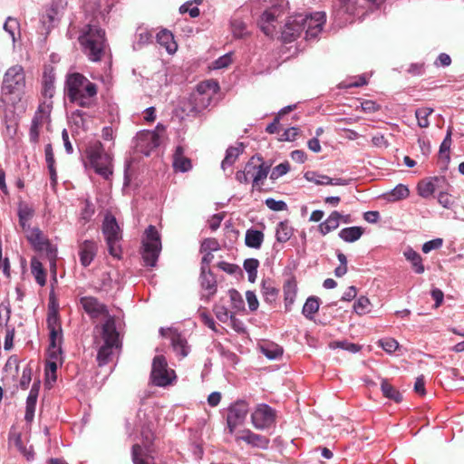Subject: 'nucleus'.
<instances>
[{
	"instance_id": "obj_1",
	"label": "nucleus",
	"mask_w": 464,
	"mask_h": 464,
	"mask_svg": "<svg viewBox=\"0 0 464 464\" xmlns=\"http://www.w3.org/2000/svg\"><path fill=\"white\" fill-rule=\"evenodd\" d=\"M65 90L69 101L82 108H90L94 105L98 92L97 85L79 72L67 75Z\"/></svg>"
},
{
	"instance_id": "obj_2",
	"label": "nucleus",
	"mask_w": 464,
	"mask_h": 464,
	"mask_svg": "<svg viewBox=\"0 0 464 464\" xmlns=\"http://www.w3.org/2000/svg\"><path fill=\"white\" fill-rule=\"evenodd\" d=\"M83 53L92 62L102 59L106 48L105 32L93 21L85 24L78 37Z\"/></svg>"
},
{
	"instance_id": "obj_3",
	"label": "nucleus",
	"mask_w": 464,
	"mask_h": 464,
	"mask_svg": "<svg viewBox=\"0 0 464 464\" xmlns=\"http://www.w3.org/2000/svg\"><path fill=\"white\" fill-rule=\"evenodd\" d=\"M26 84L25 72L20 64L11 66L4 74L1 92L4 101L13 104L21 101Z\"/></svg>"
},
{
	"instance_id": "obj_4",
	"label": "nucleus",
	"mask_w": 464,
	"mask_h": 464,
	"mask_svg": "<svg viewBox=\"0 0 464 464\" xmlns=\"http://www.w3.org/2000/svg\"><path fill=\"white\" fill-rule=\"evenodd\" d=\"M161 250L160 237L152 225L145 230V238L142 240L141 256L145 266H155Z\"/></svg>"
},
{
	"instance_id": "obj_5",
	"label": "nucleus",
	"mask_w": 464,
	"mask_h": 464,
	"mask_svg": "<svg viewBox=\"0 0 464 464\" xmlns=\"http://www.w3.org/2000/svg\"><path fill=\"white\" fill-rule=\"evenodd\" d=\"M87 156L95 172L108 179L112 174L111 159L103 150L100 141L95 142L87 149Z\"/></svg>"
},
{
	"instance_id": "obj_6",
	"label": "nucleus",
	"mask_w": 464,
	"mask_h": 464,
	"mask_svg": "<svg viewBox=\"0 0 464 464\" xmlns=\"http://www.w3.org/2000/svg\"><path fill=\"white\" fill-rule=\"evenodd\" d=\"M102 233L105 236L110 255L121 257V249L118 242L121 239L120 227L112 215H106L102 224Z\"/></svg>"
},
{
	"instance_id": "obj_7",
	"label": "nucleus",
	"mask_w": 464,
	"mask_h": 464,
	"mask_svg": "<svg viewBox=\"0 0 464 464\" xmlns=\"http://www.w3.org/2000/svg\"><path fill=\"white\" fill-rule=\"evenodd\" d=\"M150 378L154 385L166 387L172 384L176 379L175 372L169 369L166 358L157 355L153 358Z\"/></svg>"
},
{
	"instance_id": "obj_8",
	"label": "nucleus",
	"mask_w": 464,
	"mask_h": 464,
	"mask_svg": "<svg viewBox=\"0 0 464 464\" xmlns=\"http://www.w3.org/2000/svg\"><path fill=\"white\" fill-rule=\"evenodd\" d=\"M287 8L288 2H280L263 12L258 24L266 35L272 36L274 34L276 30L275 23L285 13Z\"/></svg>"
},
{
	"instance_id": "obj_9",
	"label": "nucleus",
	"mask_w": 464,
	"mask_h": 464,
	"mask_svg": "<svg viewBox=\"0 0 464 464\" xmlns=\"http://www.w3.org/2000/svg\"><path fill=\"white\" fill-rule=\"evenodd\" d=\"M218 90V84L214 81H206L198 83L196 92L191 95V100L195 104L192 111L198 112L207 108L211 102L213 94Z\"/></svg>"
},
{
	"instance_id": "obj_10",
	"label": "nucleus",
	"mask_w": 464,
	"mask_h": 464,
	"mask_svg": "<svg viewBox=\"0 0 464 464\" xmlns=\"http://www.w3.org/2000/svg\"><path fill=\"white\" fill-rule=\"evenodd\" d=\"M25 237L36 251H44L51 262H55L56 249L38 227H28L24 230Z\"/></svg>"
},
{
	"instance_id": "obj_11",
	"label": "nucleus",
	"mask_w": 464,
	"mask_h": 464,
	"mask_svg": "<svg viewBox=\"0 0 464 464\" xmlns=\"http://www.w3.org/2000/svg\"><path fill=\"white\" fill-rule=\"evenodd\" d=\"M305 27V16L296 14L287 18L283 30L282 39L285 43H291L298 38Z\"/></svg>"
},
{
	"instance_id": "obj_12",
	"label": "nucleus",
	"mask_w": 464,
	"mask_h": 464,
	"mask_svg": "<svg viewBox=\"0 0 464 464\" xmlns=\"http://www.w3.org/2000/svg\"><path fill=\"white\" fill-rule=\"evenodd\" d=\"M276 412L266 404H260L251 414V420L254 427L257 430L270 428L276 421Z\"/></svg>"
},
{
	"instance_id": "obj_13",
	"label": "nucleus",
	"mask_w": 464,
	"mask_h": 464,
	"mask_svg": "<svg viewBox=\"0 0 464 464\" xmlns=\"http://www.w3.org/2000/svg\"><path fill=\"white\" fill-rule=\"evenodd\" d=\"M248 413V405L244 401H238L228 408L227 423L229 433H233L236 428L241 425Z\"/></svg>"
},
{
	"instance_id": "obj_14",
	"label": "nucleus",
	"mask_w": 464,
	"mask_h": 464,
	"mask_svg": "<svg viewBox=\"0 0 464 464\" xmlns=\"http://www.w3.org/2000/svg\"><path fill=\"white\" fill-rule=\"evenodd\" d=\"M160 144V136L157 131L141 130L136 136V148L142 154L149 156L152 150Z\"/></svg>"
},
{
	"instance_id": "obj_15",
	"label": "nucleus",
	"mask_w": 464,
	"mask_h": 464,
	"mask_svg": "<svg viewBox=\"0 0 464 464\" xmlns=\"http://www.w3.org/2000/svg\"><path fill=\"white\" fill-rule=\"evenodd\" d=\"M305 16V38H315L323 30L326 21V15L324 12H315L310 14H304Z\"/></svg>"
},
{
	"instance_id": "obj_16",
	"label": "nucleus",
	"mask_w": 464,
	"mask_h": 464,
	"mask_svg": "<svg viewBox=\"0 0 464 464\" xmlns=\"http://www.w3.org/2000/svg\"><path fill=\"white\" fill-rule=\"evenodd\" d=\"M80 304L85 313L92 319L99 318L100 316L107 318L111 315L106 304L101 303L94 296H83L80 299Z\"/></svg>"
},
{
	"instance_id": "obj_17",
	"label": "nucleus",
	"mask_w": 464,
	"mask_h": 464,
	"mask_svg": "<svg viewBox=\"0 0 464 464\" xmlns=\"http://www.w3.org/2000/svg\"><path fill=\"white\" fill-rule=\"evenodd\" d=\"M102 338L103 340V343L115 345L116 348L121 347L120 334L116 329V320L114 316H108L102 324Z\"/></svg>"
},
{
	"instance_id": "obj_18",
	"label": "nucleus",
	"mask_w": 464,
	"mask_h": 464,
	"mask_svg": "<svg viewBox=\"0 0 464 464\" xmlns=\"http://www.w3.org/2000/svg\"><path fill=\"white\" fill-rule=\"evenodd\" d=\"M236 440H242L252 447L262 450H266L270 442L267 437L254 433L250 430H243L239 431L236 435Z\"/></svg>"
},
{
	"instance_id": "obj_19",
	"label": "nucleus",
	"mask_w": 464,
	"mask_h": 464,
	"mask_svg": "<svg viewBox=\"0 0 464 464\" xmlns=\"http://www.w3.org/2000/svg\"><path fill=\"white\" fill-rule=\"evenodd\" d=\"M98 253V243L94 240H84L78 245L81 265L89 266Z\"/></svg>"
},
{
	"instance_id": "obj_20",
	"label": "nucleus",
	"mask_w": 464,
	"mask_h": 464,
	"mask_svg": "<svg viewBox=\"0 0 464 464\" xmlns=\"http://www.w3.org/2000/svg\"><path fill=\"white\" fill-rule=\"evenodd\" d=\"M285 309L291 311L297 295V281L294 275L289 274L283 284Z\"/></svg>"
},
{
	"instance_id": "obj_21",
	"label": "nucleus",
	"mask_w": 464,
	"mask_h": 464,
	"mask_svg": "<svg viewBox=\"0 0 464 464\" xmlns=\"http://www.w3.org/2000/svg\"><path fill=\"white\" fill-rule=\"evenodd\" d=\"M270 166L266 165L261 158L260 161L255 163V174L252 176V190L262 191V185L269 173Z\"/></svg>"
},
{
	"instance_id": "obj_22",
	"label": "nucleus",
	"mask_w": 464,
	"mask_h": 464,
	"mask_svg": "<svg viewBox=\"0 0 464 464\" xmlns=\"http://www.w3.org/2000/svg\"><path fill=\"white\" fill-rule=\"evenodd\" d=\"M39 390L40 382H34L26 399L24 420L27 422H31L34 420Z\"/></svg>"
},
{
	"instance_id": "obj_23",
	"label": "nucleus",
	"mask_w": 464,
	"mask_h": 464,
	"mask_svg": "<svg viewBox=\"0 0 464 464\" xmlns=\"http://www.w3.org/2000/svg\"><path fill=\"white\" fill-rule=\"evenodd\" d=\"M304 178L317 185H334V186H345L348 181L343 179H332L326 175H320L314 171H307Z\"/></svg>"
},
{
	"instance_id": "obj_24",
	"label": "nucleus",
	"mask_w": 464,
	"mask_h": 464,
	"mask_svg": "<svg viewBox=\"0 0 464 464\" xmlns=\"http://www.w3.org/2000/svg\"><path fill=\"white\" fill-rule=\"evenodd\" d=\"M173 168L176 170L186 172L191 169V160L185 156V150L182 146H177L173 154Z\"/></svg>"
},
{
	"instance_id": "obj_25",
	"label": "nucleus",
	"mask_w": 464,
	"mask_h": 464,
	"mask_svg": "<svg viewBox=\"0 0 464 464\" xmlns=\"http://www.w3.org/2000/svg\"><path fill=\"white\" fill-rule=\"evenodd\" d=\"M50 344L48 348V354L50 359L58 360L62 354V332H50L49 334Z\"/></svg>"
},
{
	"instance_id": "obj_26",
	"label": "nucleus",
	"mask_w": 464,
	"mask_h": 464,
	"mask_svg": "<svg viewBox=\"0 0 464 464\" xmlns=\"http://www.w3.org/2000/svg\"><path fill=\"white\" fill-rule=\"evenodd\" d=\"M157 42L170 54L177 51L178 44L174 41V36L172 33L167 29H163L157 34Z\"/></svg>"
},
{
	"instance_id": "obj_27",
	"label": "nucleus",
	"mask_w": 464,
	"mask_h": 464,
	"mask_svg": "<svg viewBox=\"0 0 464 464\" xmlns=\"http://www.w3.org/2000/svg\"><path fill=\"white\" fill-rule=\"evenodd\" d=\"M200 285L203 289L208 291V295H213L217 292V280L215 276L206 266H201Z\"/></svg>"
},
{
	"instance_id": "obj_28",
	"label": "nucleus",
	"mask_w": 464,
	"mask_h": 464,
	"mask_svg": "<svg viewBox=\"0 0 464 464\" xmlns=\"http://www.w3.org/2000/svg\"><path fill=\"white\" fill-rule=\"evenodd\" d=\"M343 216L338 211H333L330 216L319 225V230L323 235L336 229L339 227Z\"/></svg>"
},
{
	"instance_id": "obj_29",
	"label": "nucleus",
	"mask_w": 464,
	"mask_h": 464,
	"mask_svg": "<svg viewBox=\"0 0 464 464\" xmlns=\"http://www.w3.org/2000/svg\"><path fill=\"white\" fill-rule=\"evenodd\" d=\"M261 293L265 302L274 304L278 298L279 290L271 280H263Z\"/></svg>"
},
{
	"instance_id": "obj_30",
	"label": "nucleus",
	"mask_w": 464,
	"mask_h": 464,
	"mask_svg": "<svg viewBox=\"0 0 464 464\" xmlns=\"http://www.w3.org/2000/svg\"><path fill=\"white\" fill-rule=\"evenodd\" d=\"M171 344L177 354L182 358L186 357L189 353V346L187 340L180 334L173 333L171 334Z\"/></svg>"
},
{
	"instance_id": "obj_31",
	"label": "nucleus",
	"mask_w": 464,
	"mask_h": 464,
	"mask_svg": "<svg viewBox=\"0 0 464 464\" xmlns=\"http://www.w3.org/2000/svg\"><path fill=\"white\" fill-rule=\"evenodd\" d=\"M264 241V233L260 230L248 229L246 232L245 243L248 247L258 249Z\"/></svg>"
},
{
	"instance_id": "obj_32",
	"label": "nucleus",
	"mask_w": 464,
	"mask_h": 464,
	"mask_svg": "<svg viewBox=\"0 0 464 464\" xmlns=\"http://www.w3.org/2000/svg\"><path fill=\"white\" fill-rule=\"evenodd\" d=\"M31 272L35 278V281L44 286L46 284V272L43 266V264L36 258L31 259Z\"/></svg>"
},
{
	"instance_id": "obj_33",
	"label": "nucleus",
	"mask_w": 464,
	"mask_h": 464,
	"mask_svg": "<svg viewBox=\"0 0 464 464\" xmlns=\"http://www.w3.org/2000/svg\"><path fill=\"white\" fill-rule=\"evenodd\" d=\"M404 256L408 261L411 263V266L415 273L422 274L425 271L424 266L422 264V258L419 253L414 251L411 248H409L404 252Z\"/></svg>"
},
{
	"instance_id": "obj_34",
	"label": "nucleus",
	"mask_w": 464,
	"mask_h": 464,
	"mask_svg": "<svg viewBox=\"0 0 464 464\" xmlns=\"http://www.w3.org/2000/svg\"><path fill=\"white\" fill-rule=\"evenodd\" d=\"M244 148L242 144L237 147H229L227 150L225 159L221 163V167L223 169H226L228 167H231L238 159L239 155L243 153Z\"/></svg>"
},
{
	"instance_id": "obj_35",
	"label": "nucleus",
	"mask_w": 464,
	"mask_h": 464,
	"mask_svg": "<svg viewBox=\"0 0 464 464\" xmlns=\"http://www.w3.org/2000/svg\"><path fill=\"white\" fill-rule=\"evenodd\" d=\"M363 234V228L361 227H350L343 228L339 232V237L345 242H354Z\"/></svg>"
},
{
	"instance_id": "obj_36",
	"label": "nucleus",
	"mask_w": 464,
	"mask_h": 464,
	"mask_svg": "<svg viewBox=\"0 0 464 464\" xmlns=\"http://www.w3.org/2000/svg\"><path fill=\"white\" fill-rule=\"evenodd\" d=\"M381 390L385 398L392 400L397 403L402 401L401 393L395 387H393L387 380L382 381Z\"/></svg>"
},
{
	"instance_id": "obj_37",
	"label": "nucleus",
	"mask_w": 464,
	"mask_h": 464,
	"mask_svg": "<svg viewBox=\"0 0 464 464\" xmlns=\"http://www.w3.org/2000/svg\"><path fill=\"white\" fill-rule=\"evenodd\" d=\"M319 298L316 296H310L307 298L306 302L303 306L302 314L305 316V318L313 320L314 315L319 310Z\"/></svg>"
},
{
	"instance_id": "obj_38",
	"label": "nucleus",
	"mask_w": 464,
	"mask_h": 464,
	"mask_svg": "<svg viewBox=\"0 0 464 464\" xmlns=\"http://www.w3.org/2000/svg\"><path fill=\"white\" fill-rule=\"evenodd\" d=\"M293 236V227L288 221H282L277 225L276 231V240L280 243L287 242Z\"/></svg>"
},
{
	"instance_id": "obj_39",
	"label": "nucleus",
	"mask_w": 464,
	"mask_h": 464,
	"mask_svg": "<svg viewBox=\"0 0 464 464\" xmlns=\"http://www.w3.org/2000/svg\"><path fill=\"white\" fill-rule=\"evenodd\" d=\"M115 345L103 343L98 350L97 362L99 366L106 365L111 360Z\"/></svg>"
},
{
	"instance_id": "obj_40",
	"label": "nucleus",
	"mask_w": 464,
	"mask_h": 464,
	"mask_svg": "<svg viewBox=\"0 0 464 464\" xmlns=\"http://www.w3.org/2000/svg\"><path fill=\"white\" fill-rule=\"evenodd\" d=\"M34 209L30 208L27 205H20L18 209V218H19V225L22 227V230L27 229L29 225L27 224L28 221L33 218L34 216Z\"/></svg>"
},
{
	"instance_id": "obj_41",
	"label": "nucleus",
	"mask_w": 464,
	"mask_h": 464,
	"mask_svg": "<svg viewBox=\"0 0 464 464\" xmlns=\"http://www.w3.org/2000/svg\"><path fill=\"white\" fill-rule=\"evenodd\" d=\"M451 134L452 130L451 128L448 129L447 135L445 139L443 140L442 143L440 147V159L443 160L446 163L450 161V149L451 145Z\"/></svg>"
},
{
	"instance_id": "obj_42",
	"label": "nucleus",
	"mask_w": 464,
	"mask_h": 464,
	"mask_svg": "<svg viewBox=\"0 0 464 464\" xmlns=\"http://www.w3.org/2000/svg\"><path fill=\"white\" fill-rule=\"evenodd\" d=\"M433 112L432 108L422 107L415 111V116L418 121V125L420 128H428L430 125L429 116Z\"/></svg>"
},
{
	"instance_id": "obj_43",
	"label": "nucleus",
	"mask_w": 464,
	"mask_h": 464,
	"mask_svg": "<svg viewBox=\"0 0 464 464\" xmlns=\"http://www.w3.org/2000/svg\"><path fill=\"white\" fill-rule=\"evenodd\" d=\"M46 322L49 332H62L59 313L57 310L53 309L48 312Z\"/></svg>"
},
{
	"instance_id": "obj_44",
	"label": "nucleus",
	"mask_w": 464,
	"mask_h": 464,
	"mask_svg": "<svg viewBox=\"0 0 464 464\" xmlns=\"http://www.w3.org/2000/svg\"><path fill=\"white\" fill-rule=\"evenodd\" d=\"M409 195V188L405 185L399 184L389 193V198L390 200L397 201L408 198Z\"/></svg>"
},
{
	"instance_id": "obj_45",
	"label": "nucleus",
	"mask_w": 464,
	"mask_h": 464,
	"mask_svg": "<svg viewBox=\"0 0 464 464\" xmlns=\"http://www.w3.org/2000/svg\"><path fill=\"white\" fill-rule=\"evenodd\" d=\"M419 195L424 198L430 197L435 192V185L431 180H421L418 184Z\"/></svg>"
},
{
	"instance_id": "obj_46",
	"label": "nucleus",
	"mask_w": 464,
	"mask_h": 464,
	"mask_svg": "<svg viewBox=\"0 0 464 464\" xmlns=\"http://www.w3.org/2000/svg\"><path fill=\"white\" fill-rule=\"evenodd\" d=\"M60 11L61 10L59 9L58 5L53 3L50 8L45 11V14H43L42 22L44 24L53 23L55 20H57Z\"/></svg>"
},
{
	"instance_id": "obj_47",
	"label": "nucleus",
	"mask_w": 464,
	"mask_h": 464,
	"mask_svg": "<svg viewBox=\"0 0 464 464\" xmlns=\"http://www.w3.org/2000/svg\"><path fill=\"white\" fill-rule=\"evenodd\" d=\"M329 347L331 349L341 348V349L349 351V352L353 353L359 352L360 349H361V347L358 344L353 343H349L347 341H334V342H331L329 343Z\"/></svg>"
},
{
	"instance_id": "obj_48",
	"label": "nucleus",
	"mask_w": 464,
	"mask_h": 464,
	"mask_svg": "<svg viewBox=\"0 0 464 464\" xmlns=\"http://www.w3.org/2000/svg\"><path fill=\"white\" fill-rule=\"evenodd\" d=\"M231 29L234 36L243 38L246 34V25L240 19H233L231 21Z\"/></svg>"
},
{
	"instance_id": "obj_49",
	"label": "nucleus",
	"mask_w": 464,
	"mask_h": 464,
	"mask_svg": "<svg viewBox=\"0 0 464 464\" xmlns=\"http://www.w3.org/2000/svg\"><path fill=\"white\" fill-rule=\"evenodd\" d=\"M57 360L50 359L46 362L45 366V375L47 382H55L57 379L56 371H57Z\"/></svg>"
},
{
	"instance_id": "obj_50",
	"label": "nucleus",
	"mask_w": 464,
	"mask_h": 464,
	"mask_svg": "<svg viewBox=\"0 0 464 464\" xmlns=\"http://www.w3.org/2000/svg\"><path fill=\"white\" fill-rule=\"evenodd\" d=\"M141 437L143 446L150 450V447L153 444L155 435L149 426H143L141 429Z\"/></svg>"
},
{
	"instance_id": "obj_51",
	"label": "nucleus",
	"mask_w": 464,
	"mask_h": 464,
	"mask_svg": "<svg viewBox=\"0 0 464 464\" xmlns=\"http://www.w3.org/2000/svg\"><path fill=\"white\" fill-rule=\"evenodd\" d=\"M290 170V164L287 161L282 162L276 166L270 174L271 179H277Z\"/></svg>"
},
{
	"instance_id": "obj_52",
	"label": "nucleus",
	"mask_w": 464,
	"mask_h": 464,
	"mask_svg": "<svg viewBox=\"0 0 464 464\" xmlns=\"http://www.w3.org/2000/svg\"><path fill=\"white\" fill-rule=\"evenodd\" d=\"M371 303L366 296H361L353 304V309L358 314H366Z\"/></svg>"
},
{
	"instance_id": "obj_53",
	"label": "nucleus",
	"mask_w": 464,
	"mask_h": 464,
	"mask_svg": "<svg viewBox=\"0 0 464 464\" xmlns=\"http://www.w3.org/2000/svg\"><path fill=\"white\" fill-rule=\"evenodd\" d=\"M232 53H226L212 63V69H223L227 68L232 63Z\"/></svg>"
},
{
	"instance_id": "obj_54",
	"label": "nucleus",
	"mask_w": 464,
	"mask_h": 464,
	"mask_svg": "<svg viewBox=\"0 0 464 464\" xmlns=\"http://www.w3.org/2000/svg\"><path fill=\"white\" fill-rule=\"evenodd\" d=\"M142 448L140 444H134L131 449V458L134 464H155L150 463L141 458Z\"/></svg>"
},
{
	"instance_id": "obj_55",
	"label": "nucleus",
	"mask_w": 464,
	"mask_h": 464,
	"mask_svg": "<svg viewBox=\"0 0 464 464\" xmlns=\"http://www.w3.org/2000/svg\"><path fill=\"white\" fill-rule=\"evenodd\" d=\"M266 207L274 211H283L287 208V205L283 200H276L272 198H266L265 201Z\"/></svg>"
},
{
	"instance_id": "obj_56",
	"label": "nucleus",
	"mask_w": 464,
	"mask_h": 464,
	"mask_svg": "<svg viewBox=\"0 0 464 464\" xmlns=\"http://www.w3.org/2000/svg\"><path fill=\"white\" fill-rule=\"evenodd\" d=\"M379 343L382 349L389 353L395 352L399 347L398 342L393 338L381 340Z\"/></svg>"
},
{
	"instance_id": "obj_57",
	"label": "nucleus",
	"mask_w": 464,
	"mask_h": 464,
	"mask_svg": "<svg viewBox=\"0 0 464 464\" xmlns=\"http://www.w3.org/2000/svg\"><path fill=\"white\" fill-rule=\"evenodd\" d=\"M214 312L220 322L226 323L229 318L234 319L229 311L223 305H216Z\"/></svg>"
},
{
	"instance_id": "obj_58",
	"label": "nucleus",
	"mask_w": 464,
	"mask_h": 464,
	"mask_svg": "<svg viewBox=\"0 0 464 464\" xmlns=\"http://www.w3.org/2000/svg\"><path fill=\"white\" fill-rule=\"evenodd\" d=\"M32 381V368L26 366L23 370V373L19 382V385L23 390H26Z\"/></svg>"
},
{
	"instance_id": "obj_59",
	"label": "nucleus",
	"mask_w": 464,
	"mask_h": 464,
	"mask_svg": "<svg viewBox=\"0 0 464 464\" xmlns=\"http://www.w3.org/2000/svg\"><path fill=\"white\" fill-rule=\"evenodd\" d=\"M228 294H229V297H230L233 307L237 310L242 309L244 307V301H243L242 296L239 294V292H237L235 289H231V290H229Z\"/></svg>"
},
{
	"instance_id": "obj_60",
	"label": "nucleus",
	"mask_w": 464,
	"mask_h": 464,
	"mask_svg": "<svg viewBox=\"0 0 464 464\" xmlns=\"http://www.w3.org/2000/svg\"><path fill=\"white\" fill-rule=\"evenodd\" d=\"M299 135V130L297 128L292 127L285 130V131L281 134L279 140L280 141H293Z\"/></svg>"
},
{
	"instance_id": "obj_61",
	"label": "nucleus",
	"mask_w": 464,
	"mask_h": 464,
	"mask_svg": "<svg viewBox=\"0 0 464 464\" xmlns=\"http://www.w3.org/2000/svg\"><path fill=\"white\" fill-rule=\"evenodd\" d=\"M94 212H95V209H94V206L92 205V203L89 200H86L84 203V208L81 213V218L82 220H84V222L86 223V222L90 221V219L92 217V215L94 214Z\"/></svg>"
},
{
	"instance_id": "obj_62",
	"label": "nucleus",
	"mask_w": 464,
	"mask_h": 464,
	"mask_svg": "<svg viewBox=\"0 0 464 464\" xmlns=\"http://www.w3.org/2000/svg\"><path fill=\"white\" fill-rule=\"evenodd\" d=\"M218 242L213 238L205 239L201 244V252H212L218 249Z\"/></svg>"
},
{
	"instance_id": "obj_63",
	"label": "nucleus",
	"mask_w": 464,
	"mask_h": 464,
	"mask_svg": "<svg viewBox=\"0 0 464 464\" xmlns=\"http://www.w3.org/2000/svg\"><path fill=\"white\" fill-rule=\"evenodd\" d=\"M264 354L269 359H276L283 354V349L279 346H273L272 348H262Z\"/></svg>"
},
{
	"instance_id": "obj_64",
	"label": "nucleus",
	"mask_w": 464,
	"mask_h": 464,
	"mask_svg": "<svg viewBox=\"0 0 464 464\" xmlns=\"http://www.w3.org/2000/svg\"><path fill=\"white\" fill-rule=\"evenodd\" d=\"M443 240L441 238H436L430 240L423 244L422 246V251L424 253H429L430 251L433 249H438L442 246Z\"/></svg>"
}]
</instances>
